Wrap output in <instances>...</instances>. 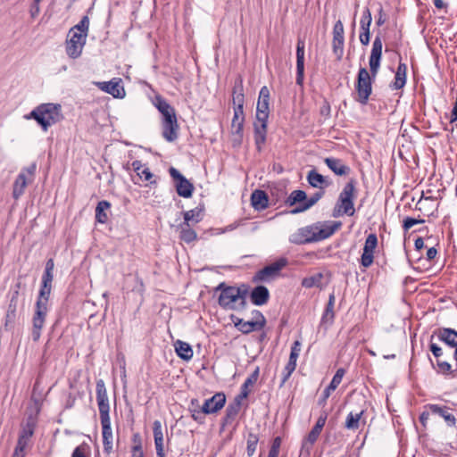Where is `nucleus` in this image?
<instances>
[{
	"label": "nucleus",
	"mask_w": 457,
	"mask_h": 457,
	"mask_svg": "<svg viewBox=\"0 0 457 457\" xmlns=\"http://www.w3.org/2000/svg\"><path fill=\"white\" fill-rule=\"evenodd\" d=\"M360 42L363 46H368L370 41V31H361L359 36Z\"/></svg>",
	"instance_id": "nucleus-60"
},
{
	"label": "nucleus",
	"mask_w": 457,
	"mask_h": 457,
	"mask_svg": "<svg viewBox=\"0 0 457 457\" xmlns=\"http://www.w3.org/2000/svg\"><path fill=\"white\" fill-rule=\"evenodd\" d=\"M260 369L259 367H256L255 370L249 375L245 382L242 384L240 388V394H238L237 396L240 399H245L248 397L251 390L250 386H253L259 378Z\"/></svg>",
	"instance_id": "nucleus-30"
},
{
	"label": "nucleus",
	"mask_w": 457,
	"mask_h": 457,
	"mask_svg": "<svg viewBox=\"0 0 457 457\" xmlns=\"http://www.w3.org/2000/svg\"><path fill=\"white\" fill-rule=\"evenodd\" d=\"M372 22V16L370 9L366 7L362 12V16L360 21L361 31H370V28Z\"/></svg>",
	"instance_id": "nucleus-45"
},
{
	"label": "nucleus",
	"mask_w": 457,
	"mask_h": 457,
	"mask_svg": "<svg viewBox=\"0 0 457 457\" xmlns=\"http://www.w3.org/2000/svg\"><path fill=\"white\" fill-rule=\"evenodd\" d=\"M363 414V410L356 413H353V411L349 412L345 418L344 425L345 428L348 430H357L360 428L361 423H366L365 419H362Z\"/></svg>",
	"instance_id": "nucleus-33"
},
{
	"label": "nucleus",
	"mask_w": 457,
	"mask_h": 457,
	"mask_svg": "<svg viewBox=\"0 0 457 457\" xmlns=\"http://www.w3.org/2000/svg\"><path fill=\"white\" fill-rule=\"evenodd\" d=\"M287 264V258H279L276 262L259 270L253 277V282H265L275 278Z\"/></svg>",
	"instance_id": "nucleus-9"
},
{
	"label": "nucleus",
	"mask_w": 457,
	"mask_h": 457,
	"mask_svg": "<svg viewBox=\"0 0 457 457\" xmlns=\"http://www.w3.org/2000/svg\"><path fill=\"white\" fill-rule=\"evenodd\" d=\"M335 295L334 293L330 294L328 296V301L326 305L325 311L321 317V323L326 324H332L335 317L334 313V305H335Z\"/></svg>",
	"instance_id": "nucleus-40"
},
{
	"label": "nucleus",
	"mask_w": 457,
	"mask_h": 457,
	"mask_svg": "<svg viewBox=\"0 0 457 457\" xmlns=\"http://www.w3.org/2000/svg\"><path fill=\"white\" fill-rule=\"evenodd\" d=\"M383 43L379 35L376 36L372 43V48L369 59L370 71L365 67H361L358 71L354 100L361 105H366L372 93V83L376 79L380 68L382 59Z\"/></svg>",
	"instance_id": "nucleus-1"
},
{
	"label": "nucleus",
	"mask_w": 457,
	"mask_h": 457,
	"mask_svg": "<svg viewBox=\"0 0 457 457\" xmlns=\"http://www.w3.org/2000/svg\"><path fill=\"white\" fill-rule=\"evenodd\" d=\"M233 96L236 95H244V87H243V81L242 79H239L237 81L233 87Z\"/></svg>",
	"instance_id": "nucleus-61"
},
{
	"label": "nucleus",
	"mask_w": 457,
	"mask_h": 457,
	"mask_svg": "<svg viewBox=\"0 0 457 457\" xmlns=\"http://www.w3.org/2000/svg\"><path fill=\"white\" fill-rule=\"evenodd\" d=\"M436 337L450 347L457 346V331L451 328H437L431 334V340Z\"/></svg>",
	"instance_id": "nucleus-15"
},
{
	"label": "nucleus",
	"mask_w": 457,
	"mask_h": 457,
	"mask_svg": "<svg viewBox=\"0 0 457 457\" xmlns=\"http://www.w3.org/2000/svg\"><path fill=\"white\" fill-rule=\"evenodd\" d=\"M176 231L179 233V239L187 244H190L197 239V234L191 224L181 222L176 227Z\"/></svg>",
	"instance_id": "nucleus-27"
},
{
	"label": "nucleus",
	"mask_w": 457,
	"mask_h": 457,
	"mask_svg": "<svg viewBox=\"0 0 457 457\" xmlns=\"http://www.w3.org/2000/svg\"><path fill=\"white\" fill-rule=\"evenodd\" d=\"M25 119L36 120L41 129L46 132L51 126L63 120L62 105L54 103L40 104L25 115Z\"/></svg>",
	"instance_id": "nucleus-6"
},
{
	"label": "nucleus",
	"mask_w": 457,
	"mask_h": 457,
	"mask_svg": "<svg viewBox=\"0 0 457 457\" xmlns=\"http://www.w3.org/2000/svg\"><path fill=\"white\" fill-rule=\"evenodd\" d=\"M258 442L259 436L255 433L250 432L246 440V453L248 457H251L254 454Z\"/></svg>",
	"instance_id": "nucleus-43"
},
{
	"label": "nucleus",
	"mask_w": 457,
	"mask_h": 457,
	"mask_svg": "<svg viewBox=\"0 0 457 457\" xmlns=\"http://www.w3.org/2000/svg\"><path fill=\"white\" fill-rule=\"evenodd\" d=\"M345 373V369L340 368L338 369L335 375L332 378V380L330 381L329 385L328 386V389H332L333 391L336 390V388L340 385L343 377Z\"/></svg>",
	"instance_id": "nucleus-48"
},
{
	"label": "nucleus",
	"mask_w": 457,
	"mask_h": 457,
	"mask_svg": "<svg viewBox=\"0 0 457 457\" xmlns=\"http://www.w3.org/2000/svg\"><path fill=\"white\" fill-rule=\"evenodd\" d=\"M27 184L28 181L26 179V174H24V172H20L12 186V197L15 200L19 199L24 194Z\"/></svg>",
	"instance_id": "nucleus-37"
},
{
	"label": "nucleus",
	"mask_w": 457,
	"mask_h": 457,
	"mask_svg": "<svg viewBox=\"0 0 457 457\" xmlns=\"http://www.w3.org/2000/svg\"><path fill=\"white\" fill-rule=\"evenodd\" d=\"M320 278H321L320 274L319 275V278H315V277L305 278L302 281V286L306 288H311L317 285V282L320 281Z\"/></svg>",
	"instance_id": "nucleus-55"
},
{
	"label": "nucleus",
	"mask_w": 457,
	"mask_h": 457,
	"mask_svg": "<svg viewBox=\"0 0 457 457\" xmlns=\"http://www.w3.org/2000/svg\"><path fill=\"white\" fill-rule=\"evenodd\" d=\"M320 114L321 116L325 117V119L330 118L331 107H330V104L328 103V101L327 99H324L322 102V104L320 108Z\"/></svg>",
	"instance_id": "nucleus-54"
},
{
	"label": "nucleus",
	"mask_w": 457,
	"mask_h": 457,
	"mask_svg": "<svg viewBox=\"0 0 457 457\" xmlns=\"http://www.w3.org/2000/svg\"><path fill=\"white\" fill-rule=\"evenodd\" d=\"M341 226V221H318L298 228L290 236L289 241L299 245L320 242L331 237Z\"/></svg>",
	"instance_id": "nucleus-3"
},
{
	"label": "nucleus",
	"mask_w": 457,
	"mask_h": 457,
	"mask_svg": "<svg viewBox=\"0 0 457 457\" xmlns=\"http://www.w3.org/2000/svg\"><path fill=\"white\" fill-rule=\"evenodd\" d=\"M436 371L438 373L448 375L453 374L454 376V372L457 370V363H456V370H452V365L448 361H445L442 360L436 361Z\"/></svg>",
	"instance_id": "nucleus-47"
},
{
	"label": "nucleus",
	"mask_w": 457,
	"mask_h": 457,
	"mask_svg": "<svg viewBox=\"0 0 457 457\" xmlns=\"http://www.w3.org/2000/svg\"><path fill=\"white\" fill-rule=\"evenodd\" d=\"M132 169L141 180L149 181V183L156 184V180H152L154 174L150 169L142 164L141 161L136 160L131 163Z\"/></svg>",
	"instance_id": "nucleus-32"
},
{
	"label": "nucleus",
	"mask_w": 457,
	"mask_h": 457,
	"mask_svg": "<svg viewBox=\"0 0 457 457\" xmlns=\"http://www.w3.org/2000/svg\"><path fill=\"white\" fill-rule=\"evenodd\" d=\"M174 347L177 355L180 359L184 361H189L192 359L194 352L191 345L188 343L181 340H177L174 343Z\"/></svg>",
	"instance_id": "nucleus-35"
},
{
	"label": "nucleus",
	"mask_w": 457,
	"mask_h": 457,
	"mask_svg": "<svg viewBox=\"0 0 457 457\" xmlns=\"http://www.w3.org/2000/svg\"><path fill=\"white\" fill-rule=\"evenodd\" d=\"M378 245V237L375 233L368 235L365 240L363 252L361 256V264L364 268H369L373 263L374 251Z\"/></svg>",
	"instance_id": "nucleus-12"
},
{
	"label": "nucleus",
	"mask_w": 457,
	"mask_h": 457,
	"mask_svg": "<svg viewBox=\"0 0 457 457\" xmlns=\"http://www.w3.org/2000/svg\"><path fill=\"white\" fill-rule=\"evenodd\" d=\"M356 179H350L340 192L333 210V217L341 215L353 216L355 212L354 199L357 195Z\"/></svg>",
	"instance_id": "nucleus-7"
},
{
	"label": "nucleus",
	"mask_w": 457,
	"mask_h": 457,
	"mask_svg": "<svg viewBox=\"0 0 457 457\" xmlns=\"http://www.w3.org/2000/svg\"><path fill=\"white\" fill-rule=\"evenodd\" d=\"M162 137L167 140L168 142H174L178 138V120H166L162 122Z\"/></svg>",
	"instance_id": "nucleus-28"
},
{
	"label": "nucleus",
	"mask_w": 457,
	"mask_h": 457,
	"mask_svg": "<svg viewBox=\"0 0 457 457\" xmlns=\"http://www.w3.org/2000/svg\"><path fill=\"white\" fill-rule=\"evenodd\" d=\"M327 417V413L324 412L323 414H321L319 417L318 420L316 421V424L309 432L306 440L310 444V446H312L317 441L323 427L325 426Z\"/></svg>",
	"instance_id": "nucleus-34"
},
{
	"label": "nucleus",
	"mask_w": 457,
	"mask_h": 457,
	"mask_svg": "<svg viewBox=\"0 0 457 457\" xmlns=\"http://www.w3.org/2000/svg\"><path fill=\"white\" fill-rule=\"evenodd\" d=\"M99 86L103 91L112 95L113 97L122 98L125 96V90L120 84V79L118 81L112 79L107 82H100Z\"/></svg>",
	"instance_id": "nucleus-24"
},
{
	"label": "nucleus",
	"mask_w": 457,
	"mask_h": 457,
	"mask_svg": "<svg viewBox=\"0 0 457 457\" xmlns=\"http://www.w3.org/2000/svg\"><path fill=\"white\" fill-rule=\"evenodd\" d=\"M325 195V190H318L309 198L306 197L305 202L302 203L299 205H296L295 208L290 211L291 214H297L300 212H303L309 210L311 207L315 205Z\"/></svg>",
	"instance_id": "nucleus-26"
},
{
	"label": "nucleus",
	"mask_w": 457,
	"mask_h": 457,
	"mask_svg": "<svg viewBox=\"0 0 457 457\" xmlns=\"http://www.w3.org/2000/svg\"><path fill=\"white\" fill-rule=\"evenodd\" d=\"M111 208V203L106 200L98 202L96 207V220L98 223L105 224L108 221L107 212Z\"/></svg>",
	"instance_id": "nucleus-38"
},
{
	"label": "nucleus",
	"mask_w": 457,
	"mask_h": 457,
	"mask_svg": "<svg viewBox=\"0 0 457 457\" xmlns=\"http://www.w3.org/2000/svg\"><path fill=\"white\" fill-rule=\"evenodd\" d=\"M345 40H332V51L337 61H341L344 54Z\"/></svg>",
	"instance_id": "nucleus-49"
},
{
	"label": "nucleus",
	"mask_w": 457,
	"mask_h": 457,
	"mask_svg": "<svg viewBox=\"0 0 457 457\" xmlns=\"http://www.w3.org/2000/svg\"><path fill=\"white\" fill-rule=\"evenodd\" d=\"M202 405H200V402L196 398H193L190 401L188 405V411L191 413L192 419L198 422L199 424H203L204 422V412L202 411Z\"/></svg>",
	"instance_id": "nucleus-39"
},
{
	"label": "nucleus",
	"mask_w": 457,
	"mask_h": 457,
	"mask_svg": "<svg viewBox=\"0 0 457 457\" xmlns=\"http://www.w3.org/2000/svg\"><path fill=\"white\" fill-rule=\"evenodd\" d=\"M252 314H253V318L254 319V322H262L263 320V328L265 327L266 325V319L264 317V315L262 313V312H260L259 310H253L252 312Z\"/></svg>",
	"instance_id": "nucleus-59"
},
{
	"label": "nucleus",
	"mask_w": 457,
	"mask_h": 457,
	"mask_svg": "<svg viewBox=\"0 0 457 457\" xmlns=\"http://www.w3.org/2000/svg\"><path fill=\"white\" fill-rule=\"evenodd\" d=\"M54 262L53 258L46 262L45 270L41 278V285L36 302L35 312L32 317L31 337L34 342H37L41 337V330L45 325L48 312V301L52 291L54 279Z\"/></svg>",
	"instance_id": "nucleus-2"
},
{
	"label": "nucleus",
	"mask_w": 457,
	"mask_h": 457,
	"mask_svg": "<svg viewBox=\"0 0 457 457\" xmlns=\"http://www.w3.org/2000/svg\"><path fill=\"white\" fill-rule=\"evenodd\" d=\"M332 392H333V390L332 389H328V387L327 386L323 390L321 397L319 399V404L320 405H324L326 403L328 398L330 396Z\"/></svg>",
	"instance_id": "nucleus-62"
},
{
	"label": "nucleus",
	"mask_w": 457,
	"mask_h": 457,
	"mask_svg": "<svg viewBox=\"0 0 457 457\" xmlns=\"http://www.w3.org/2000/svg\"><path fill=\"white\" fill-rule=\"evenodd\" d=\"M244 103H245V96L244 95L233 96L234 108H239L241 110L244 109Z\"/></svg>",
	"instance_id": "nucleus-58"
},
{
	"label": "nucleus",
	"mask_w": 457,
	"mask_h": 457,
	"mask_svg": "<svg viewBox=\"0 0 457 457\" xmlns=\"http://www.w3.org/2000/svg\"><path fill=\"white\" fill-rule=\"evenodd\" d=\"M249 295L253 304L262 306L268 303L270 291L265 286L259 285L253 288Z\"/></svg>",
	"instance_id": "nucleus-21"
},
{
	"label": "nucleus",
	"mask_w": 457,
	"mask_h": 457,
	"mask_svg": "<svg viewBox=\"0 0 457 457\" xmlns=\"http://www.w3.org/2000/svg\"><path fill=\"white\" fill-rule=\"evenodd\" d=\"M218 291L220 292L218 303L222 309L243 311L238 298L239 295L236 293L235 286H228L225 282H221L214 288L215 293Z\"/></svg>",
	"instance_id": "nucleus-8"
},
{
	"label": "nucleus",
	"mask_w": 457,
	"mask_h": 457,
	"mask_svg": "<svg viewBox=\"0 0 457 457\" xmlns=\"http://www.w3.org/2000/svg\"><path fill=\"white\" fill-rule=\"evenodd\" d=\"M406 73H407V65L402 62H399L398 67L395 71V79L389 85L391 89H401L406 84Z\"/></svg>",
	"instance_id": "nucleus-31"
},
{
	"label": "nucleus",
	"mask_w": 457,
	"mask_h": 457,
	"mask_svg": "<svg viewBox=\"0 0 457 457\" xmlns=\"http://www.w3.org/2000/svg\"><path fill=\"white\" fill-rule=\"evenodd\" d=\"M249 287L245 284H241L239 287H236V293L239 295V301L241 309L245 310L247 306L246 297L249 294Z\"/></svg>",
	"instance_id": "nucleus-46"
},
{
	"label": "nucleus",
	"mask_w": 457,
	"mask_h": 457,
	"mask_svg": "<svg viewBox=\"0 0 457 457\" xmlns=\"http://www.w3.org/2000/svg\"><path fill=\"white\" fill-rule=\"evenodd\" d=\"M169 173L174 180L177 194L184 198L191 197L195 189L194 185L174 167L169 169Z\"/></svg>",
	"instance_id": "nucleus-11"
},
{
	"label": "nucleus",
	"mask_w": 457,
	"mask_h": 457,
	"mask_svg": "<svg viewBox=\"0 0 457 457\" xmlns=\"http://www.w3.org/2000/svg\"><path fill=\"white\" fill-rule=\"evenodd\" d=\"M89 450V446L87 444L83 443L77 446L71 454V457H90L87 455V452Z\"/></svg>",
	"instance_id": "nucleus-51"
},
{
	"label": "nucleus",
	"mask_w": 457,
	"mask_h": 457,
	"mask_svg": "<svg viewBox=\"0 0 457 457\" xmlns=\"http://www.w3.org/2000/svg\"><path fill=\"white\" fill-rule=\"evenodd\" d=\"M33 426L28 423L20 432L17 445L27 447L29 438L33 436Z\"/></svg>",
	"instance_id": "nucleus-42"
},
{
	"label": "nucleus",
	"mask_w": 457,
	"mask_h": 457,
	"mask_svg": "<svg viewBox=\"0 0 457 457\" xmlns=\"http://www.w3.org/2000/svg\"><path fill=\"white\" fill-rule=\"evenodd\" d=\"M86 41L87 37L85 34L69 31L65 44L67 55L72 59L79 58L82 54V49L86 45Z\"/></svg>",
	"instance_id": "nucleus-10"
},
{
	"label": "nucleus",
	"mask_w": 457,
	"mask_h": 457,
	"mask_svg": "<svg viewBox=\"0 0 457 457\" xmlns=\"http://www.w3.org/2000/svg\"><path fill=\"white\" fill-rule=\"evenodd\" d=\"M251 204L254 210L263 211L269 205V197L263 190L256 189L252 193Z\"/></svg>",
	"instance_id": "nucleus-29"
},
{
	"label": "nucleus",
	"mask_w": 457,
	"mask_h": 457,
	"mask_svg": "<svg viewBox=\"0 0 457 457\" xmlns=\"http://www.w3.org/2000/svg\"><path fill=\"white\" fill-rule=\"evenodd\" d=\"M429 351L435 356L436 361L441 360L440 358L443 356V349L437 344L434 343L433 340H429Z\"/></svg>",
	"instance_id": "nucleus-52"
},
{
	"label": "nucleus",
	"mask_w": 457,
	"mask_h": 457,
	"mask_svg": "<svg viewBox=\"0 0 457 457\" xmlns=\"http://www.w3.org/2000/svg\"><path fill=\"white\" fill-rule=\"evenodd\" d=\"M306 179L311 187L319 188V190H325L331 185V181L320 174L315 169L308 172Z\"/></svg>",
	"instance_id": "nucleus-23"
},
{
	"label": "nucleus",
	"mask_w": 457,
	"mask_h": 457,
	"mask_svg": "<svg viewBox=\"0 0 457 457\" xmlns=\"http://www.w3.org/2000/svg\"><path fill=\"white\" fill-rule=\"evenodd\" d=\"M42 0H33L29 8V14L32 19H35L40 12V2Z\"/></svg>",
	"instance_id": "nucleus-56"
},
{
	"label": "nucleus",
	"mask_w": 457,
	"mask_h": 457,
	"mask_svg": "<svg viewBox=\"0 0 457 457\" xmlns=\"http://www.w3.org/2000/svg\"><path fill=\"white\" fill-rule=\"evenodd\" d=\"M424 222H425V220H423V219H415V218L407 216L403 219L402 226H403V231L406 233L414 225L422 224Z\"/></svg>",
	"instance_id": "nucleus-50"
},
{
	"label": "nucleus",
	"mask_w": 457,
	"mask_h": 457,
	"mask_svg": "<svg viewBox=\"0 0 457 457\" xmlns=\"http://www.w3.org/2000/svg\"><path fill=\"white\" fill-rule=\"evenodd\" d=\"M304 47L305 43L298 38L296 43V84L303 86L304 79Z\"/></svg>",
	"instance_id": "nucleus-17"
},
{
	"label": "nucleus",
	"mask_w": 457,
	"mask_h": 457,
	"mask_svg": "<svg viewBox=\"0 0 457 457\" xmlns=\"http://www.w3.org/2000/svg\"><path fill=\"white\" fill-rule=\"evenodd\" d=\"M17 306H18V301L10 299V303H9L8 309H7V314H6L7 318H14L15 317Z\"/></svg>",
	"instance_id": "nucleus-57"
},
{
	"label": "nucleus",
	"mask_w": 457,
	"mask_h": 457,
	"mask_svg": "<svg viewBox=\"0 0 457 457\" xmlns=\"http://www.w3.org/2000/svg\"><path fill=\"white\" fill-rule=\"evenodd\" d=\"M270 90L263 86L259 92L256 106L255 121L253 122V137L257 151L260 153L267 138L268 118L270 114Z\"/></svg>",
	"instance_id": "nucleus-4"
},
{
	"label": "nucleus",
	"mask_w": 457,
	"mask_h": 457,
	"mask_svg": "<svg viewBox=\"0 0 457 457\" xmlns=\"http://www.w3.org/2000/svg\"><path fill=\"white\" fill-rule=\"evenodd\" d=\"M131 452H132V457H139V456L145 457L144 452L142 449V445H133Z\"/></svg>",
	"instance_id": "nucleus-63"
},
{
	"label": "nucleus",
	"mask_w": 457,
	"mask_h": 457,
	"mask_svg": "<svg viewBox=\"0 0 457 457\" xmlns=\"http://www.w3.org/2000/svg\"><path fill=\"white\" fill-rule=\"evenodd\" d=\"M245 124L244 109L234 108V115L231 122V130L234 145H240L243 140V129Z\"/></svg>",
	"instance_id": "nucleus-13"
},
{
	"label": "nucleus",
	"mask_w": 457,
	"mask_h": 457,
	"mask_svg": "<svg viewBox=\"0 0 457 457\" xmlns=\"http://www.w3.org/2000/svg\"><path fill=\"white\" fill-rule=\"evenodd\" d=\"M226 403V395L223 392L214 394L202 404V411L205 415L214 414L220 411Z\"/></svg>",
	"instance_id": "nucleus-14"
},
{
	"label": "nucleus",
	"mask_w": 457,
	"mask_h": 457,
	"mask_svg": "<svg viewBox=\"0 0 457 457\" xmlns=\"http://www.w3.org/2000/svg\"><path fill=\"white\" fill-rule=\"evenodd\" d=\"M204 205L197 206L192 210L186 211L182 212L184 221L185 223L191 224L192 223H198L203 220L204 217Z\"/></svg>",
	"instance_id": "nucleus-36"
},
{
	"label": "nucleus",
	"mask_w": 457,
	"mask_h": 457,
	"mask_svg": "<svg viewBox=\"0 0 457 457\" xmlns=\"http://www.w3.org/2000/svg\"><path fill=\"white\" fill-rule=\"evenodd\" d=\"M89 30V18L87 15H85L81 18L80 21L73 26L70 31L71 32H79L81 34H85L86 37H87Z\"/></svg>",
	"instance_id": "nucleus-44"
},
{
	"label": "nucleus",
	"mask_w": 457,
	"mask_h": 457,
	"mask_svg": "<svg viewBox=\"0 0 457 457\" xmlns=\"http://www.w3.org/2000/svg\"><path fill=\"white\" fill-rule=\"evenodd\" d=\"M96 401L100 413L102 425L104 452L110 454L112 451V431L110 419V404L107 395V390L103 379L96 380Z\"/></svg>",
	"instance_id": "nucleus-5"
},
{
	"label": "nucleus",
	"mask_w": 457,
	"mask_h": 457,
	"mask_svg": "<svg viewBox=\"0 0 457 457\" xmlns=\"http://www.w3.org/2000/svg\"><path fill=\"white\" fill-rule=\"evenodd\" d=\"M25 449L26 447L16 445L12 457H25Z\"/></svg>",
	"instance_id": "nucleus-64"
},
{
	"label": "nucleus",
	"mask_w": 457,
	"mask_h": 457,
	"mask_svg": "<svg viewBox=\"0 0 457 457\" xmlns=\"http://www.w3.org/2000/svg\"><path fill=\"white\" fill-rule=\"evenodd\" d=\"M231 320L234 322L235 327L243 334H249L253 331H257L263 328L262 322H254L253 320L245 321L243 319L231 316Z\"/></svg>",
	"instance_id": "nucleus-20"
},
{
	"label": "nucleus",
	"mask_w": 457,
	"mask_h": 457,
	"mask_svg": "<svg viewBox=\"0 0 457 457\" xmlns=\"http://www.w3.org/2000/svg\"><path fill=\"white\" fill-rule=\"evenodd\" d=\"M295 368H296L295 366L287 363V365L282 372V379H281L280 386H282L287 381V379L290 378L291 374L294 372Z\"/></svg>",
	"instance_id": "nucleus-53"
},
{
	"label": "nucleus",
	"mask_w": 457,
	"mask_h": 457,
	"mask_svg": "<svg viewBox=\"0 0 457 457\" xmlns=\"http://www.w3.org/2000/svg\"><path fill=\"white\" fill-rule=\"evenodd\" d=\"M324 162L337 176H346L351 171L350 167L345 165L341 159L327 157Z\"/></svg>",
	"instance_id": "nucleus-25"
},
{
	"label": "nucleus",
	"mask_w": 457,
	"mask_h": 457,
	"mask_svg": "<svg viewBox=\"0 0 457 457\" xmlns=\"http://www.w3.org/2000/svg\"><path fill=\"white\" fill-rule=\"evenodd\" d=\"M153 433L156 450V457H165L163 433L162 428V423L160 420H156L154 421Z\"/></svg>",
	"instance_id": "nucleus-22"
},
{
	"label": "nucleus",
	"mask_w": 457,
	"mask_h": 457,
	"mask_svg": "<svg viewBox=\"0 0 457 457\" xmlns=\"http://www.w3.org/2000/svg\"><path fill=\"white\" fill-rule=\"evenodd\" d=\"M242 401L243 399H240L238 398V396H236L233 402L228 403L225 411V415L221 420L222 427L231 425L232 422L237 419L241 410Z\"/></svg>",
	"instance_id": "nucleus-18"
},
{
	"label": "nucleus",
	"mask_w": 457,
	"mask_h": 457,
	"mask_svg": "<svg viewBox=\"0 0 457 457\" xmlns=\"http://www.w3.org/2000/svg\"><path fill=\"white\" fill-rule=\"evenodd\" d=\"M424 409L429 410L432 415H436L444 419L448 427H455L456 419L454 415L450 412L451 409L448 406L428 403L424 406Z\"/></svg>",
	"instance_id": "nucleus-16"
},
{
	"label": "nucleus",
	"mask_w": 457,
	"mask_h": 457,
	"mask_svg": "<svg viewBox=\"0 0 457 457\" xmlns=\"http://www.w3.org/2000/svg\"><path fill=\"white\" fill-rule=\"evenodd\" d=\"M306 193L303 190L297 189L291 192L287 200L285 201L287 206H294L298 204L305 202Z\"/></svg>",
	"instance_id": "nucleus-41"
},
{
	"label": "nucleus",
	"mask_w": 457,
	"mask_h": 457,
	"mask_svg": "<svg viewBox=\"0 0 457 457\" xmlns=\"http://www.w3.org/2000/svg\"><path fill=\"white\" fill-rule=\"evenodd\" d=\"M154 104L162 115V121L176 120L175 109L161 96H156Z\"/></svg>",
	"instance_id": "nucleus-19"
}]
</instances>
